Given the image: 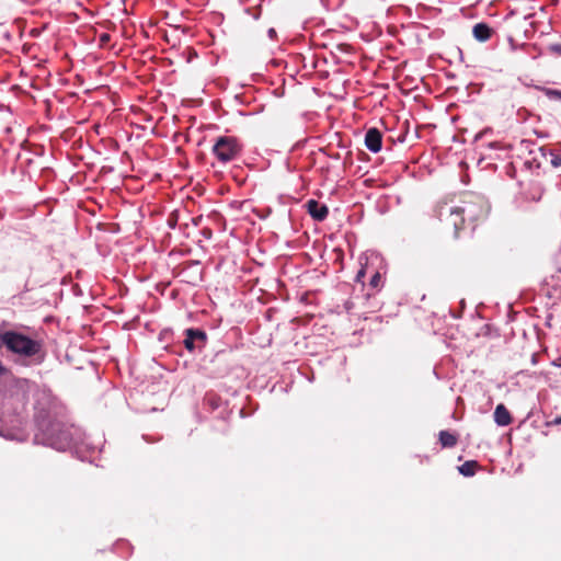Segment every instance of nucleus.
Here are the masks:
<instances>
[{"label":"nucleus","mask_w":561,"mask_h":561,"mask_svg":"<svg viewBox=\"0 0 561 561\" xmlns=\"http://www.w3.org/2000/svg\"><path fill=\"white\" fill-rule=\"evenodd\" d=\"M0 340L3 345L14 353L32 355L37 351L36 343L21 334L7 332L1 335Z\"/></svg>","instance_id":"nucleus-1"},{"label":"nucleus","mask_w":561,"mask_h":561,"mask_svg":"<svg viewBox=\"0 0 561 561\" xmlns=\"http://www.w3.org/2000/svg\"><path fill=\"white\" fill-rule=\"evenodd\" d=\"M241 145L234 137H219L214 145L213 152L216 158L226 163L233 160L240 152Z\"/></svg>","instance_id":"nucleus-2"},{"label":"nucleus","mask_w":561,"mask_h":561,"mask_svg":"<svg viewBox=\"0 0 561 561\" xmlns=\"http://www.w3.org/2000/svg\"><path fill=\"white\" fill-rule=\"evenodd\" d=\"M365 144L373 152H378L381 149V134L376 128H371L366 133Z\"/></svg>","instance_id":"nucleus-3"},{"label":"nucleus","mask_w":561,"mask_h":561,"mask_svg":"<svg viewBox=\"0 0 561 561\" xmlns=\"http://www.w3.org/2000/svg\"><path fill=\"white\" fill-rule=\"evenodd\" d=\"M309 214L317 220H323L328 215L327 206L318 203L317 201H309L307 203Z\"/></svg>","instance_id":"nucleus-4"},{"label":"nucleus","mask_w":561,"mask_h":561,"mask_svg":"<svg viewBox=\"0 0 561 561\" xmlns=\"http://www.w3.org/2000/svg\"><path fill=\"white\" fill-rule=\"evenodd\" d=\"M494 419L495 422L501 425L505 426L511 423V415L510 412L506 410V408L503 404H499L494 412Z\"/></svg>","instance_id":"nucleus-5"},{"label":"nucleus","mask_w":561,"mask_h":561,"mask_svg":"<svg viewBox=\"0 0 561 561\" xmlns=\"http://www.w3.org/2000/svg\"><path fill=\"white\" fill-rule=\"evenodd\" d=\"M473 35L478 41L484 42L491 36V28L483 23H479L473 27Z\"/></svg>","instance_id":"nucleus-6"},{"label":"nucleus","mask_w":561,"mask_h":561,"mask_svg":"<svg viewBox=\"0 0 561 561\" xmlns=\"http://www.w3.org/2000/svg\"><path fill=\"white\" fill-rule=\"evenodd\" d=\"M465 211H467V208H453V209H450L449 221L454 225L456 230H458L461 227L462 222H463L462 214Z\"/></svg>","instance_id":"nucleus-7"},{"label":"nucleus","mask_w":561,"mask_h":561,"mask_svg":"<svg viewBox=\"0 0 561 561\" xmlns=\"http://www.w3.org/2000/svg\"><path fill=\"white\" fill-rule=\"evenodd\" d=\"M439 440L444 447H451L456 444L455 435L446 431L440 432Z\"/></svg>","instance_id":"nucleus-8"},{"label":"nucleus","mask_w":561,"mask_h":561,"mask_svg":"<svg viewBox=\"0 0 561 561\" xmlns=\"http://www.w3.org/2000/svg\"><path fill=\"white\" fill-rule=\"evenodd\" d=\"M474 469H476V462L474 461H467L461 467H459V471L463 476H467V477L473 476L474 474Z\"/></svg>","instance_id":"nucleus-9"},{"label":"nucleus","mask_w":561,"mask_h":561,"mask_svg":"<svg viewBox=\"0 0 561 561\" xmlns=\"http://www.w3.org/2000/svg\"><path fill=\"white\" fill-rule=\"evenodd\" d=\"M193 334H194V331L193 330H188L187 331V336L184 341L185 343V346L186 348H188L190 351H192L194 348V337H193Z\"/></svg>","instance_id":"nucleus-10"},{"label":"nucleus","mask_w":561,"mask_h":561,"mask_svg":"<svg viewBox=\"0 0 561 561\" xmlns=\"http://www.w3.org/2000/svg\"><path fill=\"white\" fill-rule=\"evenodd\" d=\"M380 282H381V275L379 272H376L374 274V276L371 277L370 279V285L374 287V288H377L379 285H380Z\"/></svg>","instance_id":"nucleus-11"},{"label":"nucleus","mask_w":561,"mask_h":561,"mask_svg":"<svg viewBox=\"0 0 561 561\" xmlns=\"http://www.w3.org/2000/svg\"><path fill=\"white\" fill-rule=\"evenodd\" d=\"M193 337H194V340L204 341L205 340V333L202 332V331H194Z\"/></svg>","instance_id":"nucleus-12"},{"label":"nucleus","mask_w":561,"mask_h":561,"mask_svg":"<svg viewBox=\"0 0 561 561\" xmlns=\"http://www.w3.org/2000/svg\"><path fill=\"white\" fill-rule=\"evenodd\" d=\"M365 273H366L365 267H362V268L358 271V273H357L356 279H357V280H360V279L365 276Z\"/></svg>","instance_id":"nucleus-13"}]
</instances>
